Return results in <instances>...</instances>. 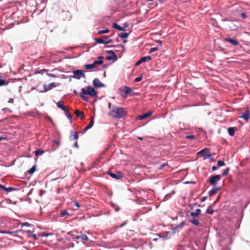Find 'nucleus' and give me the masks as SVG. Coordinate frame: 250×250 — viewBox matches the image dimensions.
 Returning <instances> with one entry per match:
<instances>
[{
    "mask_svg": "<svg viewBox=\"0 0 250 250\" xmlns=\"http://www.w3.org/2000/svg\"><path fill=\"white\" fill-rule=\"evenodd\" d=\"M127 114L125 108L114 106L109 112L108 115L115 118H122Z\"/></svg>",
    "mask_w": 250,
    "mask_h": 250,
    "instance_id": "f257e3e1",
    "label": "nucleus"
},
{
    "mask_svg": "<svg viewBox=\"0 0 250 250\" xmlns=\"http://www.w3.org/2000/svg\"><path fill=\"white\" fill-rule=\"evenodd\" d=\"M82 92L80 94L81 97L84 101H88V97L86 96V95H89L91 97H95L97 95V92L94 88L91 86H88L87 89L86 90L84 88L81 89Z\"/></svg>",
    "mask_w": 250,
    "mask_h": 250,
    "instance_id": "f03ea898",
    "label": "nucleus"
},
{
    "mask_svg": "<svg viewBox=\"0 0 250 250\" xmlns=\"http://www.w3.org/2000/svg\"><path fill=\"white\" fill-rule=\"evenodd\" d=\"M118 92L124 98H127L129 95L133 93L130 87L125 85L119 88Z\"/></svg>",
    "mask_w": 250,
    "mask_h": 250,
    "instance_id": "7ed1b4c3",
    "label": "nucleus"
},
{
    "mask_svg": "<svg viewBox=\"0 0 250 250\" xmlns=\"http://www.w3.org/2000/svg\"><path fill=\"white\" fill-rule=\"evenodd\" d=\"M94 40L96 43L99 44H106L113 42L112 40L109 39V37L106 36H103L101 38H95Z\"/></svg>",
    "mask_w": 250,
    "mask_h": 250,
    "instance_id": "20e7f679",
    "label": "nucleus"
},
{
    "mask_svg": "<svg viewBox=\"0 0 250 250\" xmlns=\"http://www.w3.org/2000/svg\"><path fill=\"white\" fill-rule=\"evenodd\" d=\"M108 174L113 179L119 180L124 177V174L119 171L115 172H108Z\"/></svg>",
    "mask_w": 250,
    "mask_h": 250,
    "instance_id": "39448f33",
    "label": "nucleus"
},
{
    "mask_svg": "<svg viewBox=\"0 0 250 250\" xmlns=\"http://www.w3.org/2000/svg\"><path fill=\"white\" fill-rule=\"evenodd\" d=\"M220 179L221 176L220 175H215L210 176L208 179V181L210 185L215 186L216 185V182L220 180Z\"/></svg>",
    "mask_w": 250,
    "mask_h": 250,
    "instance_id": "423d86ee",
    "label": "nucleus"
},
{
    "mask_svg": "<svg viewBox=\"0 0 250 250\" xmlns=\"http://www.w3.org/2000/svg\"><path fill=\"white\" fill-rule=\"evenodd\" d=\"M210 151V149L208 148H204L197 153V155L199 157H204L207 155Z\"/></svg>",
    "mask_w": 250,
    "mask_h": 250,
    "instance_id": "0eeeda50",
    "label": "nucleus"
},
{
    "mask_svg": "<svg viewBox=\"0 0 250 250\" xmlns=\"http://www.w3.org/2000/svg\"><path fill=\"white\" fill-rule=\"evenodd\" d=\"M93 84L95 87L99 88L103 87L105 86L104 84L101 83L98 78H95L94 79L93 81Z\"/></svg>",
    "mask_w": 250,
    "mask_h": 250,
    "instance_id": "6e6552de",
    "label": "nucleus"
},
{
    "mask_svg": "<svg viewBox=\"0 0 250 250\" xmlns=\"http://www.w3.org/2000/svg\"><path fill=\"white\" fill-rule=\"evenodd\" d=\"M58 85L55 83H49L48 85H43L44 91L46 92L49 90H50L53 87H56Z\"/></svg>",
    "mask_w": 250,
    "mask_h": 250,
    "instance_id": "1a4fd4ad",
    "label": "nucleus"
},
{
    "mask_svg": "<svg viewBox=\"0 0 250 250\" xmlns=\"http://www.w3.org/2000/svg\"><path fill=\"white\" fill-rule=\"evenodd\" d=\"M74 73L77 75L75 77L77 79H80L81 78V76L82 77L84 78L85 75L83 72L80 70H77L76 71H74Z\"/></svg>",
    "mask_w": 250,
    "mask_h": 250,
    "instance_id": "9d476101",
    "label": "nucleus"
},
{
    "mask_svg": "<svg viewBox=\"0 0 250 250\" xmlns=\"http://www.w3.org/2000/svg\"><path fill=\"white\" fill-rule=\"evenodd\" d=\"M239 118L244 119L246 121H248L250 118L249 109H247L245 113L242 116H240Z\"/></svg>",
    "mask_w": 250,
    "mask_h": 250,
    "instance_id": "9b49d317",
    "label": "nucleus"
},
{
    "mask_svg": "<svg viewBox=\"0 0 250 250\" xmlns=\"http://www.w3.org/2000/svg\"><path fill=\"white\" fill-rule=\"evenodd\" d=\"M225 41L232 44V45L234 46H237L239 44V42L237 40H234L230 38H225Z\"/></svg>",
    "mask_w": 250,
    "mask_h": 250,
    "instance_id": "f8f14e48",
    "label": "nucleus"
},
{
    "mask_svg": "<svg viewBox=\"0 0 250 250\" xmlns=\"http://www.w3.org/2000/svg\"><path fill=\"white\" fill-rule=\"evenodd\" d=\"M93 125H94V117H92L90 118V123H89V125L83 128V132H85L86 130H87L88 129L91 128L92 127V126Z\"/></svg>",
    "mask_w": 250,
    "mask_h": 250,
    "instance_id": "ddd939ff",
    "label": "nucleus"
},
{
    "mask_svg": "<svg viewBox=\"0 0 250 250\" xmlns=\"http://www.w3.org/2000/svg\"><path fill=\"white\" fill-rule=\"evenodd\" d=\"M152 112L145 113L142 115L139 116L138 118L139 120H144V119L147 118L148 117L152 115Z\"/></svg>",
    "mask_w": 250,
    "mask_h": 250,
    "instance_id": "4468645a",
    "label": "nucleus"
},
{
    "mask_svg": "<svg viewBox=\"0 0 250 250\" xmlns=\"http://www.w3.org/2000/svg\"><path fill=\"white\" fill-rule=\"evenodd\" d=\"M75 114L77 116V117H80L81 120H83L85 118V116L84 115V113L83 111H80L79 110H76L75 111Z\"/></svg>",
    "mask_w": 250,
    "mask_h": 250,
    "instance_id": "2eb2a0df",
    "label": "nucleus"
},
{
    "mask_svg": "<svg viewBox=\"0 0 250 250\" xmlns=\"http://www.w3.org/2000/svg\"><path fill=\"white\" fill-rule=\"evenodd\" d=\"M75 239H77V240L81 239L83 241H88L89 239L87 236L84 234H82L76 236L75 237Z\"/></svg>",
    "mask_w": 250,
    "mask_h": 250,
    "instance_id": "dca6fc26",
    "label": "nucleus"
},
{
    "mask_svg": "<svg viewBox=\"0 0 250 250\" xmlns=\"http://www.w3.org/2000/svg\"><path fill=\"white\" fill-rule=\"evenodd\" d=\"M97 59H98V60L95 61L93 62V64L95 65V66H96V65L102 64L103 63V59H104V57L103 56H99L97 58Z\"/></svg>",
    "mask_w": 250,
    "mask_h": 250,
    "instance_id": "f3484780",
    "label": "nucleus"
},
{
    "mask_svg": "<svg viewBox=\"0 0 250 250\" xmlns=\"http://www.w3.org/2000/svg\"><path fill=\"white\" fill-rule=\"evenodd\" d=\"M108 52L109 53H111L112 55L110 56H108L107 57L106 59L107 60L110 61V60H112L113 59L117 60V56H116V54L113 52V51L111 50V51H108Z\"/></svg>",
    "mask_w": 250,
    "mask_h": 250,
    "instance_id": "a211bd4d",
    "label": "nucleus"
},
{
    "mask_svg": "<svg viewBox=\"0 0 250 250\" xmlns=\"http://www.w3.org/2000/svg\"><path fill=\"white\" fill-rule=\"evenodd\" d=\"M220 189V188H213L208 193V195L209 196H212L214 194H216L218 191Z\"/></svg>",
    "mask_w": 250,
    "mask_h": 250,
    "instance_id": "6ab92c4d",
    "label": "nucleus"
},
{
    "mask_svg": "<svg viewBox=\"0 0 250 250\" xmlns=\"http://www.w3.org/2000/svg\"><path fill=\"white\" fill-rule=\"evenodd\" d=\"M201 213V209L199 208L196 209L194 212L192 211L190 214L193 217H197Z\"/></svg>",
    "mask_w": 250,
    "mask_h": 250,
    "instance_id": "aec40b11",
    "label": "nucleus"
},
{
    "mask_svg": "<svg viewBox=\"0 0 250 250\" xmlns=\"http://www.w3.org/2000/svg\"><path fill=\"white\" fill-rule=\"evenodd\" d=\"M235 127H230L228 129L229 134L230 136H233L235 134Z\"/></svg>",
    "mask_w": 250,
    "mask_h": 250,
    "instance_id": "412c9836",
    "label": "nucleus"
},
{
    "mask_svg": "<svg viewBox=\"0 0 250 250\" xmlns=\"http://www.w3.org/2000/svg\"><path fill=\"white\" fill-rule=\"evenodd\" d=\"M140 59H141V61L143 63V62H147V61L148 62V61L151 60L152 58L151 56H146V57H143L141 58Z\"/></svg>",
    "mask_w": 250,
    "mask_h": 250,
    "instance_id": "4be33fe9",
    "label": "nucleus"
},
{
    "mask_svg": "<svg viewBox=\"0 0 250 250\" xmlns=\"http://www.w3.org/2000/svg\"><path fill=\"white\" fill-rule=\"evenodd\" d=\"M113 27L114 29H116L119 31H124L125 30V29L123 27H121V26H120L119 25H118L116 23H114L113 24Z\"/></svg>",
    "mask_w": 250,
    "mask_h": 250,
    "instance_id": "5701e85b",
    "label": "nucleus"
},
{
    "mask_svg": "<svg viewBox=\"0 0 250 250\" xmlns=\"http://www.w3.org/2000/svg\"><path fill=\"white\" fill-rule=\"evenodd\" d=\"M189 221L195 226H199L200 224V222L198 220L195 219H190Z\"/></svg>",
    "mask_w": 250,
    "mask_h": 250,
    "instance_id": "b1692460",
    "label": "nucleus"
},
{
    "mask_svg": "<svg viewBox=\"0 0 250 250\" xmlns=\"http://www.w3.org/2000/svg\"><path fill=\"white\" fill-rule=\"evenodd\" d=\"M44 153V151L41 149H38L35 151V154L36 156L41 155Z\"/></svg>",
    "mask_w": 250,
    "mask_h": 250,
    "instance_id": "393cba45",
    "label": "nucleus"
},
{
    "mask_svg": "<svg viewBox=\"0 0 250 250\" xmlns=\"http://www.w3.org/2000/svg\"><path fill=\"white\" fill-rule=\"evenodd\" d=\"M84 67L87 69H93V68H95L96 66H95V65L93 63L92 64H85L84 65Z\"/></svg>",
    "mask_w": 250,
    "mask_h": 250,
    "instance_id": "a878e982",
    "label": "nucleus"
},
{
    "mask_svg": "<svg viewBox=\"0 0 250 250\" xmlns=\"http://www.w3.org/2000/svg\"><path fill=\"white\" fill-rule=\"evenodd\" d=\"M57 105L58 107L61 108L63 111H65L66 107L62 104H61V102H58L57 104Z\"/></svg>",
    "mask_w": 250,
    "mask_h": 250,
    "instance_id": "bb28decb",
    "label": "nucleus"
},
{
    "mask_svg": "<svg viewBox=\"0 0 250 250\" xmlns=\"http://www.w3.org/2000/svg\"><path fill=\"white\" fill-rule=\"evenodd\" d=\"M65 113V115L67 116V117L70 120L72 118V116L69 113L68 110H67V109L65 108V111H63Z\"/></svg>",
    "mask_w": 250,
    "mask_h": 250,
    "instance_id": "cd10ccee",
    "label": "nucleus"
},
{
    "mask_svg": "<svg viewBox=\"0 0 250 250\" xmlns=\"http://www.w3.org/2000/svg\"><path fill=\"white\" fill-rule=\"evenodd\" d=\"M128 36V34L127 33H122L119 35V36L123 39L126 38Z\"/></svg>",
    "mask_w": 250,
    "mask_h": 250,
    "instance_id": "c85d7f7f",
    "label": "nucleus"
},
{
    "mask_svg": "<svg viewBox=\"0 0 250 250\" xmlns=\"http://www.w3.org/2000/svg\"><path fill=\"white\" fill-rule=\"evenodd\" d=\"M36 170V166H34L28 171V172L30 174H32Z\"/></svg>",
    "mask_w": 250,
    "mask_h": 250,
    "instance_id": "c756f323",
    "label": "nucleus"
},
{
    "mask_svg": "<svg viewBox=\"0 0 250 250\" xmlns=\"http://www.w3.org/2000/svg\"><path fill=\"white\" fill-rule=\"evenodd\" d=\"M9 83L8 81H6L5 80H3L2 79H0V86L4 85H7Z\"/></svg>",
    "mask_w": 250,
    "mask_h": 250,
    "instance_id": "7c9ffc66",
    "label": "nucleus"
},
{
    "mask_svg": "<svg viewBox=\"0 0 250 250\" xmlns=\"http://www.w3.org/2000/svg\"><path fill=\"white\" fill-rule=\"evenodd\" d=\"M109 32V30L107 29L105 30H101L98 31V34H103L104 33H107Z\"/></svg>",
    "mask_w": 250,
    "mask_h": 250,
    "instance_id": "2f4dec72",
    "label": "nucleus"
},
{
    "mask_svg": "<svg viewBox=\"0 0 250 250\" xmlns=\"http://www.w3.org/2000/svg\"><path fill=\"white\" fill-rule=\"evenodd\" d=\"M214 211L211 208L209 207L207 208L206 210V212L209 214H212L214 213Z\"/></svg>",
    "mask_w": 250,
    "mask_h": 250,
    "instance_id": "473e14b6",
    "label": "nucleus"
},
{
    "mask_svg": "<svg viewBox=\"0 0 250 250\" xmlns=\"http://www.w3.org/2000/svg\"><path fill=\"white\" fill-rule=\"evenodd\" d=\"M54 145H56V147H55L53 149L55 150L57 149V148L60 146V143L58 141L54 140L53 141Z\"/></svg>",
    "mask_w": 250,
    "mask_h": 250,
    "instance_id": "72a5a7b5",
    "label": "nucleus"
},
{
    "mask_svg": "<svg viewBox=\"0 0 250 250\" xmlns=\"http://www.w3.org/2000/svg\"><path fill=\"white\" fill-rule=\"evenodd\" d=\"M225 162L223 161L219 160L217 162V166L218 167H222L225 166Z\"/></svg>",
    "mask_w": 250,
    "mask_h": 250,
    "instance_id": "f704fd0d",
    "label": "nucleus"
},
{
    "mask_svg": "<svg viewBox=\"0 0 250 250\" xmlns=\"http://www.w3.org/2000/svg\"><path fill=\"white\" fill-rule=\"evenodd\" d=\"M229 167L226 168L225 169H224L223 170V175L224 176H226V175H228V173H229Z\"/></svg>",
    "mask_w": 250,
    "mask_h": 250,
    "instance_id": "c9c22d12",
    "label": "nucleus"
},
{
    "mask_svg": "<svg viewBox=\"0 0 250 250\" xmlns=\"http://www.w3.org/2000/svg\"><path fill=\"white\" fill-rule=\"evenodd\" d=\"M186 138L188 139L193 140L195 138V136L193 135H189L186 136Z\"/></svg>",
    "mask_w": 250,
    "mask_h": 250,
    "instance_id": "e433bc0d",
    "label": "nucleus"
},
{
    "mask_svg": "<svg viewBox=\"0 0 250 250\" xmlns=\"http://www.w3.org/2000/svg\"><path fill=\"white\" fill-rule=\"evenodd\" d=\"M73 138H72V140H77L78 139V133L77 132H75L74 133V134L72 136Z\"/></svg>",
    "mask_w": 250,
    "mask_h": 250,
    "instance_id": "4c0bfd02",
    "label": "nucleus"
},
{
    "mask_svg": "<svg viewBox=\"0 0 250 250\" xmlns=\"http://www.w3.org/2000/svg\"><path fill=\"white\" fill-rule=\"evenodd\" d=\"M61 214L62 216H64L68 214L67 211L65 210H63L61 211Z\"/></svg>",
    "mask_w": 250,
    "mask_h": 250,
    "instance_id": "58836bf2",
    "label": "nucleus"
},
{
    "mask_svg": "<svg viewBox=\"0 0 250 250\" xmlns=\"http://www.w3.org/2000/svg\"><path fill=\"white\" fill-rule=\"evenodd\" d=\"M15 188H6L5 191H6L7 192H11V191L15 190Z\"/></svg>",
    "mask_w": 250,
    "mask_h": 250,
    "instance_id": "ea45409f",
    "label": "nucleus"
},
{
    "mask_svg": "<svg viewBox=\"0 0 250 250\" xmlns=\"http://www.w3.org/2000/svg\"><path fill=\"white\" fill-rule=\"evenodd\" d=\"M158 50V48L157 47H153V48H152L150 49V51H149V53H153L156 51H157Z\"/></svg>",
    "mask_w": 250,
    "mask_h": 250,
    "instance_id": "a19ab883",
    "label": "nucleus"
},
{
    "mask_svg": "<svg viewBox=\"0 0 250 250\" xmlns=\"http://www.w3.org/2000/svg\"><path fill=\"white\" fill-rule=\"evenodd\" d=\"M142 76H141L139 77L136 78L134 81L135 82H138L141 81L142 80Z\"/></svg>",
    "mask_w": 250,
    "mask_h": 250,
    "instance_id": "79ce46f5",
    "label": "nucleus"
},
{
    "mask_svg": "<svg viewBox=\"0 0 250 250\" xmlns=\"http://www.w3.org/2000/svg\"><path fill=\"white\" fill-rule=\"evenodd\" d=\"M46 71H47V70H46L45 69H42V70H39V71L36 72V73H39V74H42L43 73V72H46Z\"/></svg>",
    "mask_w": 250,
    "mask_h": 250,
    "instance_id": "37998d69",
    "label": "nucleus"
},
{
    "mask_svg": "<svg viewBox=\"0 0 250 250\" xmlns=\"http://www.w3.org/2000/svg\"><path fill=\"white\" fill-rule=\"evenodd\" d=\"M185 224V223L182 222L178 226H177L175 228L176 229L178 228H181L184 226Z\"/></svg>",
    "mask_w": 250,
    "mask_h": 250,
    "instance_id": "c03bdc74",
    "label": "nucleus"
},
{
    "mask_svg": "<svg viewBox=\"0 0 250 250\" xmlns=\"http://www.w3.org/2000/svg\"><path fill=\"white\" fill-rule=\"evenodd\" d=\"M74 206L77 208H80L79 204L77 202H75L74 203Z\"/></svg>",
    "mask_w": 250,
    "mask_h": 250,
    "instance_id": "a18cd8bd",
    "label": "nucleus"
},
{
    "mask_svg": "<svg viewBox=\"0 0 250 250\" xmlns=\"http://www.w3.org/2000/svg\"><path fill=\"white\" fill-rule=\"evenodd\" d=\"M196 205H197V204L196 203H194L193 204H190L189 206L190 207V209H193L194 206H196Z\"/></svg>",
    "mask_w": 250,
    "mask_h": 250,
    "instance_id": "49530a36",
    "label": "nucleus"
},
{
    "mask_svg": "<svg viewBox=\"0 0 250 250\" xmlns=\"http://www.w3.org/2000/svg\"><path fill=\"white\" fill-rule=\"evenodd\" d=\"M126 224V222H124L123 223H122L121 225H120V226H118L116 227L117 229H118L119 228H121V227H123V226H124L125 224Z\"/></svg>",
    "mask_w": 250,
    "mask_h": 250,
    "instance_id": "de8ad7c7",
    "label": "nucleus"
},
{
    "mask_svg": "<svg viewBox=\"0 0 250 250\" xmlns=\"http://www.w3.org/2000/svg\"><path fill=\"white\" fill-rule=\"evenodd\" d=\"M241 17H242L243 18H244V19H245V18H247V15H246V13H241Z\"/></svg>",
    "mask_w": 250,
    "mask_h": 250,
    "instance_id": "09e8293b",
    "label": "nucleus"
},
{
    "mask_svg": "<svg viewBox=\"0 0 250 250\" xmlns=\"http://www.w3.org/2000/svg\"><path fill=\"white\" fill-rule=\"evenodd\" d=\"M142 63V62L141 61V59H140L138 61H137V62H136L135 65H136V66H138V65H139L141 64Z\"/></svg>",
    "mask_w": 250,
    "mask_h": 250,
    "instance_id": "8fccbe9b",
    "label": "nucleus"
},
{
    "mask_svg": "<svg viewBox=\"0 0 250 250\" xmlns=\"http://www.w3.org/2000/svg\"><path fill=\"white\" fill-rule=\"evenodd\" d=\"M0 233H8V234H11V233H12V232H10V231H0Z\"/></svg>",
    "mask_w": 250,
    "mask_h": 250,
    "instance_id": "3c124183",
    "label": "nucleus"
},
{
    "mask_svg": "<svg viewBox=\"0 0 250 250\" xmlns=\"http://www.w3.org/2000/svg\"><path fill=\"white\" fill-rule=\"evenodd\" d=\"M47 75L50 77H56V76L53 74L48 73Z\"/></svg>",
    "mask_w": 250,
    "mask_h": 250,
    "instance_id": "603ef678",
    "label": "nucleus"
},
{
    "mask_svg": "<svg viewBox=\"0 0 250 250\" xmlns=\"http://www.w3.org/2000/svg\"><path fill=\"white\" fill-rule=\"evenodd\" d=\"M0 188L4 190H6V188L2 185H0Z\"/></svg>",
    "mask_w": 250,
    "mask_h": 250,
    "instance_id": "864d4df0",
    "label": "nucleus"
},
{
    "mask_svg": "<svg viewBox=\"0 0 250 250\" xmlns=\"http://www.w3.org/2000/svg\"><path fill=\"white\" fill-rule=\"evenodd\" d=\"M8 103H11V104L13 103H14V100H13V99H12V98H10V99L9 100V101H8Z\"/></svg>",
    "mask_w": 250,
    "mask_h": 250,
    "instance_id": "5fc2aeb1",
    "label": "nucleus"
},
{
    "mask_svg": "<svg viewBox=\"0 0 250 250\" xmlns=\"http://www.w3.org/2000/svg\"><path fill=\"white\" fill-rule=\"evenodd\" d=\"M217 167L216 166H213L211 168H212V171H214L217 169Z\"/></svg>",
    "mask_w": 250,
    "mask_h": 250,
    "instance_id": "6e6d98bb",
    "label": "nucleus"
},
{
    "mask_svg": "<svg viewBox=\"0 0 250 250\" xmlns=\"http://www.w3.org/2000/svg\"><path fill=\"white\" fill-rule=\"evenodd\" d=\"M208 158L210 159V160H211L212 161L213 160V158L211 157V154H208Z\"/></svg>",
    "mask_w": 250,
    "mask_h": 250,
    "instance_id": "4d7b16f0",
    "label": "nucleus"
},
{
    "mask_svg": "<svg viewBox=\"0 0 250 250\" xmlns=\"http://www.w3.org/2000/svg\"><path fill=\"white\" fill-rule=\"evenodd\" d=\"M29 225H30V224L28 223L25 222V223H23L22 226H29Z\"/></svg>",
    "mask_w": 250,
    "mask_h": 250,
    "instance_id": "13d9d810",
    "label": "nucleus"
},
{
    "mask_svg": "<svg viewBox=\"0 0 250 250\" xmlns=\"http://www.w3.org/2000/svg\"><path fill=\"white\" fill-rule=\"evenodd\" d=\"M206 199H207V197H203V198L201 199V202H204Z\"/></svg>",
    "mask_w": 250,
    "mask_h": 250,
    "instance_id": "bf43d9fd",
    "label": "nucleus"
},
{
    "mask_svg": "<svg viewBox=\"0 0 250 250\" xmlns=\"http://www.w3.org/2000/svg\"><path fill=\"white\" fill-rule=\"evenodd\" d=\"M156 42H157V43H158L159 44H160L161 45H162V41H160V40H157V41H156Z\"/></svg>",
    "mask_w": 250,
    "mask_h": 250,
    "instance_id": "052dcab7",
    "label": "nucleus"
},
{
    "mask_svg": "<svg viewBox=\"0 0 250 250\" xmlns=\"http://www.w3.org/2000/svg\"><path fill=\"white\" fill-rule=\"evenodd\" d=\"M147 1H153V0H147ZM159 2L163 3L164 0H158Z\"/></svg>",
    "mask_w": 250,
    "mask_h": 250,
    "instance_id": "680f3d73",
    "label": "nucleus"
},
{
    "mask_svg": "<svg viewBox=\"0 0 250 250\" xmlns=\"http://www.w3.org/2000/svg\"><path fill=\"white\" fill-rule=\"evenodd\" d=\"M165 165H166L165 164H163V165H162L160 166V169H162L163 168H164V167H165Z\"/></svg>",
    "mask_w": 250,
    "mask_h": 250,
    "instance_id": "e2e57ef3",
    "label": "nucleus"
},
{
    "mask_svg": "<svg viewBox=\"0 0 250 250\" xmlns=\"http://www.w3.org/2000/svg\"><path fill=\"white\" fill-rule=\"evenodd\" d=\"M108 106L109 108H111V104L110 103H108Z\"/></svg>",
    "mask_w": 250,
    "mask_h": 250,
    "instance_id": "0e129e2a",
    "label": "nucleus"
},
{
    "mask_svg": "<svg viewBox=\"0 0 250 250\" xmlns=\"http://www.w3.org/2000/svg\"><path fill=\"white\" fill-rule=\"evenodd\" d=\"M137 138L140 140H143V138L142 137H138Z\"/></svg>",
    "mask_w": 250,
    "mask_h": 250,
    "instance_id": "69168bd1",
    "label": "nucleus"
},
{
    "mask_svg": "<svg viewBox=\"0 0 250 250\" xmlns=\"http://www.w3.org/2000/svg\"><path fill=\"white\" fill-rule=\"evenodd\" d=\"M4 139V137H0V141L3 139Z\"/></svg>",
    "mask_w": 250,
    "mask_h": 250,
    "instance_id": "338daca9",
    "label": "nucleus"
},
{
    "mask_svg": "<svg viewBox=\"0 0 250 250\" xmlns=\"http://www.w3.org/2000/svg\"><path fill=\"white\" fill-rule=\"evenodd\" d=\"M33 237H34V238L35 239H37V237H36V235H35V234H34V235H33Z\"/></svg>",
    "mask_w": 250,
    "mask_h": 250,
    "instance_id": "774afa93",
    "label": "nucleus"
}]
</instances>
